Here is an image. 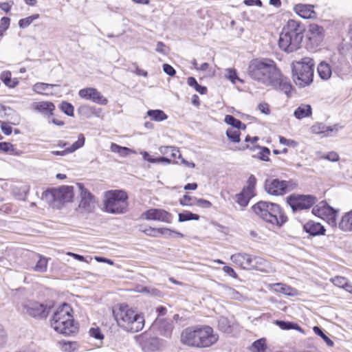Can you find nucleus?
<instances>
[{"label":"nucleus","mask_w":352,"mask_h":352,"mask_svg":"<svg viewBox=\"0 0 352 352\" xmlns=\"http://www.w3.org/2000/svg\"><path fill=\"white\" fill-rule=\"evenodd\" d=\"M339 127L337 124L329 126H326L322 122H318L314 124L311 127V131L313 133L315 134H322L324 133L325 136L329 135V133H336L338 131Z\"/></svg>","instance_id":"nucleus-22"},{"label":"nucleus","mask_w":352,"mask_h":352,"mask_svg":"<svg viewBox=\"0 0 352 352\" xmlns=\"http://www.w3.org/2000/svg\"><path fill=\"white\" fill-rule=\"evenodd\" d=\"M333 210L334 208L329 206L326 202L322 201L313 208L312 213L318 217L324 219Z\"/></svg>","instance_id":"nucleus-26"},{"label":"nucleus","mask_w":352,"mask_h":352,"mask_svg":"<svg viewBox=\"0 0 352 352\" xmlns=\"http://www.w3.org/2000/svg\"><path fill=\"white\" fill-rule=\"evenodd\" d=\"M222 292L231 299L240 300L241 298V295L239 292L228 286L222 285Z\"/></svg>","instance_id":"nucleus-40"},{"label":"nucleus","mask_w":352,"mask_h":352,"mask_svg":"<svg viewBox=\"0 0 352 352\" xmlns=\"http://www.w3.org/2000/svg\"><path fill=\"white\" fill-rule=\"evenodd\" d=\"M270 86L283 91L287 95L291 90V85L289 82L286 78L283 76L280 71H279V77L278 78L276 83L270 85Z\"/></svg>","instance_id":"nucleus-30"},{"label":"nucleus","mask_w":352,"mask_h":352,"mask_svg":"<svg viewBox=\"0 0 352 352\" xmlns=\"http://www.w3.org/2000/svg\"><path fill=\"white\" fill-rule=\"evenodd\" d=\"M252 210L256 215L273 226L280 227L287 221V217L276 204L261 201L252 206Z\"/></svg>","instance_id":"nucleus-6"},{"label":"nucleus","mask_w":352,"mask_h":352,"mask_svg":"<svg viewBox=\"0 0 352 352\" xmlns=\"http://www.w3.org/2000/svg\"><path fill=\"white\" fill-rule=\"evenodd\" d=\"M317 199L312 195L292 194L287 197V203L294 212L309 209L313 206Z\"/></svg>","instance_id":"nucleus-12"},{"label":"nucleus","mask_w":352,"mask_h":352,"mask_svg":"<svg viewBox=\"0 0 352 352\" xmlns=\"http://www.w3.org/2000/svg\"><path fill=\"white\" fill-rule=\"evenodd\" d=\"M142 347L144 350L148 351H155L160 349L162 345V340L156 337H150L145 338L142 341Z\"/></svg>","instance_id":"nucleus-28"},{"label":"nucleus","mask_w":352,"mask_h":352,"mask_svg":"<svg viewBox=\"0 0 352 352\" xmlns=\"http://www.w3.org/2000/svg\"><path fill=\"white\" fill-rule=\"evenodd\" d=\"M1 79L3 83L10 88L15 87L18 84L19 81L16 78H11L10 72H4L1 75Z\"/></svg>","instance_id":"nucleus-39"},{"label":"nucleus","mask_w":352,"mask_h":352,"mask_svg":"<svg viewBox=\"0 0 352 352\" xmlns=\"http://www.w3.org/2000/svg\"><path fill=\"white\" fill-rule=\"evenodd\" d=\"M250 196L245 195L243 192H241L237 195V203L242 207L248 206L250 201Z\"/></svg>","instance_id":"nucleus-55"},{"label":"nucleus","mask_w":352,"mask_h":352,"mask_svg":"<svg viewBox=\"0 0 352 352\" xmlns=\"http://www.w3.org/2000/svg\"><path fill=\"white\" fill-rule=\"evenodd\" d=\"M143 232L148 236L156 237L158 236V234L162 235H165L168 236L175 237V236H178L179 237H183L184 235L178 232L172 231L168 228H148L143 230Z\"/></svg>","instance_id":"nucleus-21"},{"label":"nucleus","mask_w":352,"mask_h":352,"mask_svg":"<svg viewBox=\"0 0 352 352\" xmlns=\"http://www.w3.org/2000/svg\"><path fill=\"white\" fill-rule=\"evenodd\" d=\"M0 151L9 153L10 155H16L19 154L16 149L14 147L13 144L10 142H0Z\"/></svg>","instance_id":"nucleus-44"},{"label":"nucleus","mask_w":352,"mask_h":352,"mask_svg":"<svg viewBox=\"0 0 352 352\" xmlns=\"http://www.w3.org/2000/svg\"><path fill=\"white\" fill-rule=\"evenodd\" d=\"M226 76L228 79H229L232 83H235L236 80L242 81L237 76V73L236 69H227Z\"/></svg>","instance_id":"nucleus-51"},{"label":"nucleus","mask_w":352,"mask_h":352,"mask_svg":"<svg viewBox=\"0 0 352 352\" xmlns=\"http://www.w3.org/2000/svg\"><path fill=\"white\" fill-rule=\"evenodd\" d=\"M72 312L71 307L67 303H63L54 313L50 320L51 327L56 332L65 336L76 333L78 327L74 323Z\"/></svg>","instance_id":"nucleus-5"},{"label":"nucleus","mask_w":352,"mask_h":352,"mask_svg":"<svg viewBox=\"0 0 352 352\" xmlns=\"http://www.w3.org/2000/svg\"><path fill=\"white\" fill-rule=\"evenodd\" d=\"M297 187V184L293 180H280L278 179H267L265 183L266 192L271 195H283Z\"/></svg>","instance_id":"nucleus-10"},{"label":"nucleus","mask_w":352,"mask_h":352,"mask_svg":"<svg viewBox=\"0 0 352 352\" xmlns=\"http://www.w3.org/2000/svg\"><path fill=\"white\" fill-rule=\"evenodd\" d=\"M256 184V179L254 175H251L248 179L247 190L250 193H252Z\"/></svg>","instance_id":"nucleus-60"},{"label":"nucleus","mask_w":352,"mask_h":352,"mask_svg":"<svg viewBox=\"0 0 352 352\" xmlns=\"http://www.w3.org/2000/svg\"><path fill=\"white\" fill-rule=\"evenodd\" d=\"M33 108L34 110L46 116L52 115L54 110L55 109L54 104L51 102H38L33 104Z\"/></svg>","instance_id":"nucleus-25"},{"label":"nucleus","mask_w":352,"mask_h":352,"mask_svg":"<svg viewBox=\"0 0 352 352\" xmlns=\"http://www.w3.org/2000/svg\"><path fill=\"white\" fill-rule=\"evenodd\" d=\"M8 340L7 333L3 327L0 324V349L3 347Z\"/></svg>","instance_id":"nucleus-59"},{"label":"nucleus","mask_w":352,"mask_h":352,"mask_svg":"<svg viewBox=\"0 0 352 352\" xmlns=\"http://www.w3.org/2000/svg\"><path fill=\"white\" fill-rule=\"evenodd\" d=\"M195 200H197V198L185 195L180 199L179 203L182 206H192L195 204Z\"/></svg>","instance_id":"nucleus-53"},{"label":"nucleus","mask_w":352,"mask_h":352,"mask_svg":"<svg viewBox=\"0 0 352 352\" xmlns=\"http://www.w3.org/2000/svg\"><path fill=\"white\" fill-rule=\"evenodd\" d=\"M309 31L311 34L310 38H320L323 34V28L317 24L310 25Z\"/></svg>","instance_id":"nucleus-46"},{"label":"nucleus","mask_w":352,"mask_h":352,"mask_svg":"<svg viewBox=\"0 0 352 352\" xmlns=\"http://www.w3.org/2000/svg\"><path fill=\"white\" fill-rule=\"evenodd\" d=\"M85 138L83 134H79L78 140L76 141L71 146L66 148L63 151H52L51 154L54 155L65 156L69 153H74L78 148L82 147L85 144Z\"/></svg>","instance_id":"nucleus-19"},{"label":"nucleus","mask_w":352,"mask_h":352,"mask_svg":"<svg viewBox=\"0 0 352 352\" xmlns=\"http://www.w3.org/2000/svg\"><path fill=\"white\" fill-rule=\"evenodd\" d=\"M80 191V203L76 211L80 214H87L94 211L96 208V201L92 194L80 183L77 184Z\"/></svg>","instance_id":"nucleus-13"},{"label":"nucleus","mask_w":352,"mask_h":352,"mask_svg":"<svg viewBox=\"0 0 352 352\" xmlns=\"http://www.w3.org/2000/svg\"><path fill=\"white\" fill-rule=\"evenodd\" d=\"M155 325L157 327V331L160 335L166 338H170L171 336L174 329V326L171 320L157 318L155 321Z\"/></svg>","instance_id":"nucleus-17"},{"label":"nucleus","mask_w":352,"mask_h":352,"mask_svg":"<svg viewBox=\"0 0 352 352\" xmlns=\"http://www.w3.org/2000/svg\"><path fill=\"white\" fill-rule=\"evenodd\" d=\"M314 6L311 4H296L294 6V11L303 19H314L316 14L314 10Z\"/></svg>","instance_id":"nucleus-16"},{"label":"nucleus","mask_w":352,"mask_h":352,"mask_svg":"<svg viewBox=\"0 0 352 352\" xmlns=\"http://www.w3.org/2000/svg\"><path fill=\"white\" fill-rule=\"evenodd\" d=\"M251 254L245 253H237L231 256V260L243 269H248L251 265Z\"/></svg>","instance_id":"nucleus-23"},{"label":"nucleus","mask_w":352,"mask_h":352,"mask_svg":"<svg viewBox=\"0 0 352 352\" xmlns=\"http://www.w3.org/2000/svg\"><path fill=\"white\" fill-rule=\"evenodd\" d=\"M280 69L276 63L270 58H256L250 62L248 76L254 80L265 86L276 83Z\"/></svg>","instance_id":"nucleus-2"},{"label":"nucleus","mask_w":352,"mask_h":352,"mask_svg":"<svg viewBox=\"0 0 352 352\" xmlns=\"http://www.w3.org/2000/svg\"><path fill=\"white\" fill-rule=\"evenodd\" d=\"M128 196L123 190H111L105 192L104 211L111 214H123L128 207Z\"/></svg>","instance_id":"nucleus-8"},{"label":"nucleus","mask_w":352,"mask_h":352,"mask_svg":"<svg viewBox=\"0 0 352 352\" xmlns=\"http://www.w3.org/2000/svg\"><path fill=\"white\" fill-rule=\"evenodd\" d=\"M272 289L276 292L281 293L289 296H294L297 294V291L295 289L283 283L274 284L272 285Z\"/></svg>","instance_id":"nucleus-32"},{"label":"nucleus","mask_w":352,"mask_h":352,"mask_svg":"<svg viewBox=\"0 0 352 352\" xmlns=\"http://www.w3.org/2000/svg\"><path fill=\"white\" fill-rule=\"evenodd\" d=\"M338 228L344 232H352V210L342 216L338 222Z\"/></svg>","instance_id":"nucleus-24"},{"label":"nucleus","mask_w":352,"mask_h":352,"mask_svg":"<svg viewBox=\"0 0 352 352\" xmlns=\"http://www.w3.org/2000/svg\"><path fill=\"white\" fill-rule=\"evenodd\" d=\"M175 151V146H162L159 148L160 153L163 155L170 157L171 152Z\"/></svg>","instance_id":"nucleus-57"},{"label":"nucleus","mask_w":352,"mask_h":352,"mask_svg":"<svg viewBox=\"0 0 352 352\" xmlns=\"http://www.w3.org/2000/svg\"><path fill=\"white\" fill-rule=\"evenodd\" d=\"M218 328L220 331L227 333H230L232 331V326L230 321L224 316L219 318Z\"/></svg>","instance_id":"nucleus-37"},{"label":"nucleus","mask_w":352,"mask_h":352,"mask_svg":"<svg viewBox=\"0 0 352 352\" xmlns=\"http://www.w3.org/2000/svg\"><path fill=\"white\" fill-rule=\"evenodd\" d=\"M89 334L91 337L97 340H102L104 338V336L98 327L91 328L89 330Z\"/></svg>","instance_id":"nucleus-58"},{"label":"nucleus","mask_w":352,"mask_h":352,"mask_svg":"<svg viewBox=\"0 0 352 352\" xmlns=\"http://www.w3.org/2000/svg\"><path fill=\"white\" fill-rule=\"evenodd\" d=\"M199 215L192 213L190 211H186L179 214V221L183 222L189 220H199Z\"/></svg>","instance_id":"nucleus-47"},{"label":"nucleus","mask_w":352,"mask_h":352,"mask_svg":"<svg viewBox=\"0 0 352 352\" xmlns=\"http://www.w3.org/2000/svg\"><path fill=\"white\" fill-rule=\"evenodd\" d=\"M251 260V265H250L249 270H256L263 272L271 271L270 263L264 258L252 255Z\"/></svg>","instance_id":"nucleus-20"},{"label":"nucleus","mask_w":352,"mask_h":352,"mask_svg":"<svg viewBox=\"0 0 352 352\" xmlns=\"http://www.w3.org/2000/svg\"><path fill=\"white\" fill-rule=\"evenodd\" d=\"M240 129H236L233 128L228 129L226 134L227 138L234 143H238L240 142Z\"/></svg>","instance_id":"nucleus-42"},{"label":"nucleus","mask_w":352,"mask_h":352,"mask_svg":"<svg viewBox=\"0 0 352 352\" xmlns=\"http://www.w3.org/2000/svg\"><path fill=\"white\" fill-rule=\"evenodd\" d=\"M314 65V60L309 57L292 63V78L297 86L305 87L313 82Z\"/></svg>","instance_id":"nucleus-7"},{"label":"nucleus","mask_w":352,"mask_h":352,"mask_svg":"<svg viewBox=\"0 0 352 352\" xmlns=\"http://www.w3.org/2000/svg\"><path fill=\"white\" fill-rule=\"evenodd\" d=\"M151 120L155 122H161L167 119L168 116L162 111L160 109L148 110L146 113Z\"/></svg>","instance_id":"nucleus-38"},{"label":"nucleus","mask_w":352,"mask_h":352,"mask_svg":"<svg viewBox=\"0 0 352 352\" xmlns=\"http://www.w3.org/2000/svg\"><path fill=\"white\" fill-rule=\"evenodd\" d=\"M274 323L278 326L281 329L283 330H289V329H296L299 332H301L304 333V330L297 324L292 322H287L283 320H275Z\"/></svg>","instance_id":"nucleus-34"},{"label":"nucleus","mask_w":352,"mask_h":352,"mask_svg":"<svg viewBox=\"0 0 352 352\" xmlns=\"http://www.w3.org/2000/svg\"><path fill=\"white\" fill-rule=\"evenodd\" d=\"M163 71L170 76H174L176 74L175 69L167 63L163 65Z\"/></svg>","instance_id":"nucleus-61"},{"label":"nucleus","mask_w":352,"mask_h":352,"mask_svg":"<svg viewBox=\"0 0 352 352\" xmlns=\"http://www.w3.org/2000/svg\"><path fill=\"white\" fill-rule=\"evenodd\" d=\"M303 230L312 236L324 235L326 231L321 223L311 220L303 225Z\"/></svg>","instance_id":"nucleus-18"},{"label":"nucleus","mask_w":352,"mask_h":352,"mask_svg":"<svg viewBox=\"0 0 352 352\" xmlns=\"http://www.w3.org/2000/svg\"><path fill=\"white\" fill-rule=\"evenodd\" d=\"M78 95L83 99L91 100L101 105H106L108 102L107 99L95 88L82 89L78 91Z\"/></svg>","instance_id":"nucleus-14"},{"label":"nucleus","mask_w":352,"mask_h":352,"mask_svg":"<svg viewBox=\"0 0 352 352\" xmlns=\"http://www.w3.org/2000/svg\"><path fill=\"white\" fill-rule=\"evenodd\" d=\"M320 158L333 162H338L340 160L339 155L335 151L329 152L327 154L320 156Z\"/></svg>","instance_id":"nucleus-54"},{"label":"nucleus","mask_w":352,"mask_h":352,"mask_svg":"<svg viewBox=\"0 0 352 352\" xmlns=\"http://www.w3.org/2000/svg\"><path fill=\"white\" fill-rule=\"evenodd\" d=\"M10 19L8 17H3L0 21V29L4 32L9 28Z\"/></svg>","instance_id":"nucleus-64"},{"label":"nucleus","mask_w":352,"mask_h":352,"mask_svg":"<svg viewBox=\"0 0 352 352\" xmlns=\"http://www.w3.org/2000/svg\"><path fill=\"white\" fill-rule=\"evenodd\" d=\"M73 188L69 186L51 188L45 191L43 196L53 208H59L64 203L72 201L74 197Z\"/></svg>","instance_id":"nucleus-9"},{"label":"nucleus","mask_w":352,"mask_h":352,"mask_svg":"<svg viewBox=\"0 0 352 352\" xmlns=\"http://www.w3.org/2000/svg\"><path fill=\"white\" fill-rule=\"evenodd\" d=\"M313 331L317 336H320L325 342L326 344L329 347L333 346V342L323 332V331L319 327H314Z\"/></svg>","instance_id":"nucleus-43"},{"label":"nucleus","mask_w":352,"mask_h":352,"mask_svg":"<svg viewBox=\"0 0 352 352\" xmlns=\"http://www.w3.org/2000/svg\"><path fill=\"white\" fill-rule=\"evenodd\" d=\"M60 109L68 116H74V107L67 102H63L60 104Z\"/></svg>","instance_id":"nucleus-52"},{"label":"nucleus","mask_w":352,"mask_h":352,"mask_svg":"<svg viewBox=\"0 0 352 352\" xmlns=\"http://www.w3.org/2000/svg\"><path fill=\"white\" fill-rule=\"evenodd\" d=\"M50 309V307L37 301H27L22 303L20 308L23 314L38 319L46 318Z\"/></svg>","instance_id":"nucleus-11"},{"label":"nucleus","mask_w":352,"mask_h":352,"mask_svg":"<svg viewBox=\"0 0 352 352\" xmlns=\"http://www.w3.org/2000/svg\"><path fill=\"white\" fill-rule=\"evenodd\" d=\"M337 216L338 210L334 209L323 219L325 220L327 223L332 228H337V226L338 227V223H337Z\"/></svg>","instance_id":"nucleus-45"},{"label":"nucleus","mask_w":352,"mask_h":352,"mask_svg":"<svg viewBox=\"0 0 352 352\" xmlns=\"http://www.w3.org/2000/svg\"><path fill=\"white\" fill-rule=\"evenodd\" d=\"M59 87L58 85L37 82L33 86V90L39 94L53 95V89Z\"/></svg>","instance_id":"nucleus-27"},{"label":"nucleus","mask_w":352,"mask_h":352,"mask_svg":"<svg viewBox=\"0 0 352 352\" xmlns=\"http://www.w3.org/2000/svg\"><path fill=\"white\" fill-rule=\"evenodd\" d=\"M346 281L347 279L343 276H338L331 278V282L333 283V285L342 288H343L344 285H346Z\"/></svg>","instance_id":"nucleus-56"},{"label":"nucleus","mask_w":352,"mask_h":352,"mask_svg":"<svg viewBox=\"0 0 352 352\" xmlns=\"http://www.w3.org/2000/svg\"><path fill=\"white\" fill-rule=\"evenodd\" d=\"M311 110V105L302 104L294 111V116L297 119L301 120L309 117L312 113Z\"/></svg>","instance_id":"nucleus-33"},{"label":"nucleus","mask_w":352,"mask_h":352,"mask_svg":"<svg viewBox=\"0 0 352 352\" xmlns=\"http://www.w3.org/2000/svg\"><path fill=\"white\" fill-rule=\"evenodd\" d=\"M187 84L193 87L200 94H205L207 93V88L198 84L197 80L194 77H189L187 79Z\"/></svg>","instance_id":"nucleus-41"},{"label":"nucleus","mask_w":352,"mask_h":352,"mask_svg":"<svg viewBox=\"0 0 352 352\" xmlns=\"http://www.w3.org/2000/svg\"><path fill=\"white\" fill-rule=\"evenodd\" d=\"M219 340V335L208 325L187 327L181 333V342L188 346L202 349L210 347Z\"/></svg>","instance_id":"nucleus-1"},{"label":"nucleus","mask_w":352,"mask_h":352,"mask_svg":"<svg viewBox=\"0 0 352 352\" xmlns=\"http://www.w3.org/2000/svg\"><path fill=\"white\" fill-rule=\"evenodd\" d=\"M142 216L147 220L169 222L170 214L164 210L152 208L146 210Z\"/></svg>","instance_id":"nucleus-15"},{"label":"nucleus","mask_w":352,"mask_h":352,"mask_svg":"<svg viewBox=\"0 0 352 352\" xmlns=\"http://www.w3.org/2000/svg\"><path fill=\"white\" fill-rule=\"evenodd\" d=\"M224 122L236 129L245 130L246 128L245 124L231 115H226L224 118Z\"/></svg>","instance_id":"nucleus-36"},{"label":"nucleus","mask_w":352,"mask_h":352,"mask_svg":"<svg viewBox=\"0 0 352 352\" xmlns=\"http://www.w3.org/2000/svg\"><path fill=\"white\" fill-rule=\"evenodd\" d=\"M39 17L38 14H33L28 17L22 19L19 21V26L20 28H25L28 27L34 20Z\"/></svg>","instance_id":"nucleus-49"},{"label":"nucleus","mask_w":352,"mask_h":352,"mask_svg":"<svg viewBox=\"0 0 352 352\" xmlns=\"http://www.w3.org/2000/svg\"><path fill=\"white\" fill-rule=\"evenodd\" d=\"M318 73L320 78L323 80H329L332 75V69L329 64L326 62H321L318 65Z\"/></svg>","instance_id":"nucleus-31"},{"label":"nucleus","mask_w":352,"mask_h":352,"mask_svg":"<svg viewBox=\"0 0 352 352\" xmlns=\"http://www.w3.org/2000/svg\"><path fill=\"white\" fill-rule=\"evenodd\" d=\"M195 204L204 208H208L212 206V204L209 201L204 199H197V200H195Z\"/></svg>","instance_id":"nucleus-62"},{"label":"nucleus","mask_w":352,"mask_h":352,"mask_svg":"<svg viewBox=\"0 0 352 352\" xmlns=\"http://www.w3.org/2000/svg\"><path fill=\"white\" fill-rule=\"evenodd\" d=\"M34 259L37 260L36 264L34 266L30 267V269L36 272H45L47 269V258L40 254H34Z\"/></svg>","instance_id":"nucleus-29"},{"label":"nucleus","mask_w":352,"mask_h":352,"mask_svg":"<svg viewBox=\"0 0 352 352\" xmlns=\"http://www.w3.org/2000/svg\"><path fill=\"white\" fill-rule=\"evenodd\" d=\"M0 124L1 129L5 135H9L12 133V128L9 124L2 121H0Z\"/></svg>","instance_id":"nucleus-63"},{"label":"nucleus","mask_w":352,"mask_h":352,"mask_svg":"<svg viewBox=\"0 0 352 352\" xmlns=\"http://www.w3.org/2000/svg\"><path fill=\"white\" fill-rule=\"evenodd\" d=\"M252 351L254 352H265L267 346L265 339H260L253 342Z\"/></svg>","instance_id":"nucleus-48"},{"label":"nucleus","mask_w":352,"mask_h":352,"mask_svg":"<svg viewBox=\"0 0 352 352\" xmlns=\"http://www.w3.org/2000/svg\"><path fill=\"white\" fill-rule=\"evenodd\" d=\"M305 30L304 25L299 21L290 19L283 27L278 39L279 47L290 53L300 47Z\"/></svg>","instance_id":"nucleus-4"},{"label":"nucleus","mask_w":352,"mask_h":352,"mask_svg":"<svg viewBox=\"0 0 352 352\" xmlns=\"http://www.w3.org/2000/svg\"><path fill=\"white\" fill-rule=\"evenodd\" d=\"M110 149L111 152L118 153L121 157H126L129 154L135 153L131 148L121 146L116 143L111 144Z\"/></svg>","instance_id":"nucleus-35"},{"label":"nucleus","mask_w":352,"mask_h":352,"mask_svg":"<svg viewBox=\"0 0 352 352\" xmlns=\"http://www.w3.org/2000/svg\"><path fill=\"white\" fill-rule=\"evenodd\" d=\"M257 148L260 150V151L258 153V157L262 161H265V162L270 161V158H269V155L270 154V149L267 147H262V146H257Z\"/></svg>","instance_id":"nucleus-50"},{"label":"nucleus","mask_w":352,"mask_h":352,"mask_svg":"<svg viewBox=\"0 0 352 352\" xmlns=\"http://www.w3.org/2000/svg\"><path fill=\"white\" fill-rule=\"evenodd\" d=\"M113 315L118 325L130 333L141 331L144 326V317L126 304H119L113 308Z\"/></svg>","instance_id":"nucleus-3"}]
</instances>
